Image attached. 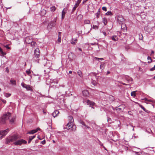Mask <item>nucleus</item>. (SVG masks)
I'll return each instance as SVG.
<instances>
[{
  "mask_svg": "<svg viewBox=\"0 0 155 155\" xmlns=\"http://www.w3.org/2000/svg\"><path fill=\"white\" fill-rule=\"evenodd\" d=\"M11 114L10 113H5L1 117L0 119V123L1 124H4L8 120H9L10 123H14L15 118L13 117H12L11 119Z\"/></svg>",
  "mask_w": 155,
  "mask_h": 155,
  "instance_id": "f257e3e1",
  "label": "nucleus"
},
{
  "mask_svg": "<svg viewBox=\"0 0 155 155\" xmlns=\"http://www.w3.org/2000/svg\"><path fill=\"white\" fill-rule=\"evenodd\" d=\"M18 136L16 135L10 136L7 137L6 139V142L7 143H9L10 142H14L16 141L18 139Z\"/></svg>",
  "mask_w": 155,
  "mask_h": 155,
  "instance_id": "f03ea898",
  "label": "nucleus"
},
{
  "mask_svg": "<svg viewBox=\"0 0 155 155\" xmlns=\"http://www.w3.org/2000/svg\"><path fill=\"white\" fill-rule=\"evenodd\" d=\"M73 122H68V123L66 125V128L68 129L72 128V130L73 131H75L76 130V127L74 125Z\"/></svg>",
  "mask_w": 155,
  "mask_h": 155,
  "instance_id": "7ed1b4c3",
  "label": "nucleus"
},
{
  "mask_svg": "<svg viewBox=\"0 0 155 155\" xmlns=\"http://www.w3.org/2000/svg\"><path fill=\"white\" fill-rule=\"evenodd\" d=\"M56 18H55L54 20L51 21L49 24L48 26V29H51L52 27H54L56 25Z\"/></svg>",
  "mask_w": 155,
  "mask_h": 155,
  "instance_id": "20e7f679",
  "label": "nucleus"
},
{
  "mask_svg": "<svg viewBox=\"0 0 155 155\" xmlns=\"http://www.w3.org/2000/svg\"><path fill=\"white\" fill-rule=\"evenodd\" d=\"M27 142L23 139H20L15 141L13 143L15 145H21L22 144H26Z\"/></svg>",
  "mask_w": 155,
  "mask_h": 155,
  "instance_id": "39448f33",
  "label": "nucleus"
},
{
  "mask_svg": "<svg viewBox=\"0 0 155 155\" xmlns=\"http://www.w3.org/2000/svg\"><path fill=\"white\" fill-rule=\"evenodd\" d=\"M117 20L119 23L122 24L123 23L124 19L122 16L119 15L117 16Z\"/></svg>",
  "mask_w": 155,
  "mask_h": 155,
  "instance_id": "423d86ee",
  "label": "nucleus"
},
{
  "mask_svg": "<svg viewBox=\"0 0 155 155\" xmlns=\"http://www.w3.org/2000/svg\"><path fill=\"white\" fill-rule=\"evenodd\" d=\"M21 85L23 87L26 88L27 90L31 91L32 90V88L29 85H27L24 83H22Z\"/></svg>",
  "mask_w": 155,
  "mask_h": 155,
  "instance_id": "0eeeda50",
  "label": "nucleus"
},
{
  "mask_svg": "<svg viewBox=\"0 0 155 155\" xmlns=\"http://www.w3.org/2000/svg\"><path fill=\"white\" fill-rule=\"evenodd\" d=\"M39 51L38 48H37L35 50V57L36 58H38L40 57Z\"/></svg>",
  "mask_w": 155,
  "mask_h": 155,
  "instance_id": "6e6552de",
  "label": "nucleus"
},
{
  "mask_svg": "<svg viewBox=\"0 0 155 155\" xmlns=\"http://www.w3.org/2000/svg\"><path fill=\"white\" fill-rule=\"evenodd\" d=\"M86 102L87 104L89 105L90 107L93 106L95 104V103L94 102L89 100H87Z\"/></svg>",
  "mask_w": 155,
  "mask_h": 155,
  "instance_id": "1a4fd4ad",
  "label": "nucleus"
},
{
  "mask_svg": "<svg viewBox=\"0 0 155 155\" xmlns=\"http://www.w3.org/2000/svg\"><path fill=\"white\" fill-rule=\"evenodd\" d=\"M126 80L127 81L128 83L131 84L132 83V82L133 81V79L130 77L128 76L126 77L125 78Z\"/></svg>",
  "mask_w": 155,
  "mask_h": 155,
  "instance_id": "9d476101",
  "label": "nucleus"
},
{
  "mask_svg": "<svg viewBox=\"0 0 155 155\" xmlns=\"http://www.w3.org/2000/svg\"><path fill=\"white\" fill-rule=\"evenodd\" d=\"M40 129L38 127L35 130H33L31 131L28 132L27 134H33L37 132L38 130H40Z\"/></svg>",
  "mask_w": 155,
  "mask_h": 155,
  "instance_id": "9b49d317",
  "label": "nucleus"
},
{
  "mask_svg": "<svg viewBox=\"0 0 155 155\" xmlns=\"http://www.w3.org/2000/svg\"><path fill=\"white\" fill-rule=\"evenodd\" d=\"M25 41L27 44H30L32 40L29 37H26L25 38Z\"/></svg>",
  "mask_w": 155,
  "mask_h": 155,
  "instance_id": "f8f14e48",
  "label": "nucleus"
},
{
  "mask_svg": "<svg viewBox=\"0 0 155 155\" xmlns=\"http://www.w3.org/2000/svg\"><path fill=\"white\" fill-rule=\"evenodd\" d=\"M9 131L8 129H7L5 130L0 131L2 133V134L3 135V136L4 137L8 133Z\"/></svg>",
  "mask_w": 155,
  "mask_h": 155,
  "instance_id": "ddd939ff",
  "label": "nucleus"
},
{
  "mask_svg": "<svg viewBox=\"0 0 155 155\" xmlns=\"http://www.w3.org/2000/svg\"><path fill=\"white\" fill-rule=\"evenodd\" d=\"M84 96L87 97L89 95L88 91L87 90H84L82 92Z\"/></svg>",
  "mask_w": 155,
  "mask_h": 155,
  "instance_id": "4468645a",
  "label": "nucleus"
},
{
  "mask_svg": "<svg viewBox=\"0 0 155 155\" xmlns=\"http://www.w3.org/2000/svg\"><path fill=\"white\" fill-rule=\"evenodd\" d=\"M59 113V112L58 110H55L52 113V115L54 117H55Z\"/></svg>",
  "mask_w": 155,
  "mask_h": 155,
  "instance_id": "2eb2a0df",
  "label": "nucleus"
},
{
  "mask_svg": "<svg viewBox=\"0 0 155 155\" xmlns=\"http://www.w3.org/2000/svg\"><path fill=\"white\" fill-rule=\"evenodd\" d=\"M77 39L76 38H72L71 40V42L72 44L75 45L77 42Z\"/></svg>",
  "mask_w": 155,
  "mask_h": 155,
  "instance_id": "dca6fc26",
  "label": "nucleus"
},
{
  "mask_svg": "<svg viewBox=\"0 0 155 155\" xmlns=\"http://www.w3.org/2000/svg\"><path fill=\"white\" fill-rule=\"evenodd\" d=\"M6 54V53L3 52L2 49L0 47V56H3Z\"/></svg>",
  "mask_w": 155,
  "mask_h": 155,
  "instance_id": "f3484780",
  "label": "nucleus"
},
{
  "mask_svg": "<svg viewBox=\"0 0 155 155\" xmlns=\"http://www.w3.org/2000/svg\"><path fill=\"white\" fill-rule=\"evenodd\" d=\"M100 11L101 10L100 8H99L97 12L95 14V15H96V17L97 18H99V16L100 14Z\"/></svg>",
  "mask_w": 155,
  "mask_h": 155,
  "instance_id": "a211bd4d",
  "label": "nucleus"
},
{
  "mask_svg": "<svg viewBox=\"0 0 155 155\" xmlns=\"http://www.w3.org/2000/svg\"><path fill=\"white\" fill-rule=\"evenodd\" d=\"M80 123L82 125L84 126H85V127H87V128H88V129H90V127H89L88 126H87V125H86L85 123L84 122V121H83L82 120H81L80 121Z\"/></svg>",
  "mask_w": 155,
  "mask_h": 155,
  "instance_id": "6ab92c4d",
  "label": "nucleus"
},
{
  "mask_svg": "<svg viewBox=\"0 0 155 155\" xmlns=\"http://www.w3.org/2000/svg\"><path fill=\"white\" fill-rule=\"evenodd\" d=\"M68 119L69 122H74L73 118L72 116H69L68 117Z\"/></svg>",
  "mask_w": 155,
  "mask_h": 155,
  "instance_id": "aec40b11",
  "label": "nucleus"
},
{
  "mask_svg": "<svg viewBox=\"0 0 155 155\" xmlns=\"http://www.w3.org/2000/svg\"><path fill=\"white\" fill-rule=\"evenodd\" d=\"M112 39L114 41H117L118 39V37L116 35L113 36L111 37Z\"/></svg>",
  "mask_w": 155,
  "mask_h": 155,
  "instance_id": "412c9836",
  "label": "nucleus"
},
{
  "mask_svg": "<svg viewBox=\"0 0 155 155\" xmlns=\"http://www.w3.org/2000/svg\"><path fill=\"white\" fill-rule=\"evenodd\" d=\"M35 135H34V136H30L29 137V140H28V143H29L31 141V140L33 139L34 138H35Z\"/></svg>",
  "mask_w": 155,
  "mask_h": 155,
  "instance_id": "4be33fe9",
  "label": "nucleus"
},
{
  "mask_svg": "<svg viewBox=\"0 0 155 155\" xmlns=\"http://www.w3.org/2000/svg\"><path fill=\"white\" fill-rule=\"evenodd\" d=\"M10 83L13 85H16V82L15 80L11 79L10 81Z\"/></svg>",
  "mask_w": 155,
  "mask_h": 155,
  "instance_id": "5701e85b",
  "label": "nucleus"
},
{
  "mask_svg": "<svg viewBox=\"0 0 155 155\" xmlns=\"http://www.w3.org/2000/svg\"><path fill=\"white\" fill-rule=\"evenodd\" d=\"M66 13V12L64 11V9L63 10L62 12L61 18L63 19L65 17V15Z\"/></svg>",
  "mask_w": 155,
  "mask_h": 155,
  "instance_id": "b1692460",
  "label": "nucleus"
},
{
  "mask_svg": "<svg viewBox=\"0 0 155 155\" xmlns=\"http://www.w3.org/2000/svg\"><path fill=\"white\" fill-rule=\"evenodd\" d=\"M79 5L76 4L75 3V5H74V7H73L72 10V12H74L76 9V8Z\"/></svg>",
  "mask_w": 155,
  "mask_h": 155,
  "instance_id": "393cba45",
  "label": "nucleus"
},
{
  "mask_svg": "<svg viewBox=\"0 0 155 155\" xmlns=\"http://www.w3.org/2000/svg\"><path fill=\"white\" fill-rule=\"evenodd\" d=\"M84 23L85 24H89L90 23V21L87 19L85 20H84Z\"/></svg>",
  "mask_w": 155,
  "mask_h": 155,
  "instance_id": "a878e982",
  "label": "nucleus"
},
{
  "mask_svg": "<svg viewBox=\"0 0 155 155\" xmlns=\"http://www.w3.org/2000/svg\"><path fill=\"white\" fill-rule=\"evenodd\" d=\"M4 96L6 97H8L11 96V94L5 93H4Z\"/></svg>",
  "mask_w": 155,
  "mask_h": 155,
  "instance_id": "bb28decb",
  "label": "nucleus"
},
{
  "mask_svg": "<svg viewBox=\"0 0 155 155\" xmlns=\"http://www.w3.org/2000/svg\"><path fill=\"white\" fill-rule=\"evenodd\" d=\"M77 73L78 75L80 76L81 77H82V73L80 70H78L77 72Z\"/></svg>",
  "mask_w": 155,
  "mask_h": 155,
  "instance_id": "cd10ccee",
  "label": "nucleus"
},
{
  "mask_svg": "<svg viewBox=\"0 0 155 155\" xmlns=\"http://www.w3.org/2000/svg\"><path fill=\"white\" fill-rule=\"evenodd\" d=\"M137 91H135L132 92L131 93V96H134V97H135L136 95V92Z\"/></svg>",
  "mask_w": 155,
  "mask_h": 155,
  "instance_id": "c85d7f7f",
  "label": "nucleus"
},
{
  "mask_svg": "<svg viewBox=\"0 0 155 155\" xmlns=\"http://www.w3.org/2000/svg\"><path fill=\"white\" fill-rule=\"evenodd\" d=\"M102 21L104 25H106L107 23V19L105 18H103Z\"/></svg>",
  "mask_w": 155,
  "mask_h": 155,
  "instance_id": "c756f323",
  "label": "nucleus"
},
{
  "mask_svg": "<svg viewBox=\"0 0 155 155\" xmlns=\"http://www.w3.org/2000/svg\"><path fill=\"white\" fill-rule=\"evenodd\" d=\"M50 9L51 12H54L55 10V8L54 6H52L51 7Z\"/></svg>",
  "mask_w": 155,
  "mask_h": 155,
  "instance_id": "7c9ffc66",
  "label": "nucleus"
},
{
  "mask_svg": "<svg viewBox=\"0 0 155 155\" xmlns=\"http://www.w3.org/2000/svg\"><path fill=\"white\" fill-rule=\"evenodd\" d=\"M140 107H141L142 109L143 110H144L145 111L147 112H148V110H146V109L142 105H140Z\"/></svg>",
  "mask_w": 155,
  "mask_h": 155,
  "instance_id": "2f4dec72",
  "label": "nucleus"
},
{
  "mask_svg": "<svg viewBox=\"0 0 155 155\" xmlns=\"http://www.w3.org/2000/svg\"><path fill=\"white\" fill-rule=\"evenodd\" d=\"M61 36H59V35H58V38L57 40L58 42V43H60L61 42Z\"/></svg>",
  "mask_w": 155,
  "mask_h": 155,
  "instance_id": "473e14b6",
  "label": "nucleus"
},
{
  "mask_svg": "<svg viewBox=\"0 0 155 155\" xmlns=\"http://www.w3.org/2000/svg\"><path fill=\"white\" fill-rule=\"evenodd\" d=\"M104 68V64H101L100 65V68L102 70H103Z\"/></svg>",
  "mask_w": 155,
  "mask_h": 155,
  "instance_id": "72a5a7b5",
  "label": "nucleus"
},
{
  "mask_svg": "<svg viewBox=\"0 0 155 155\" xmlns=\"http://www.w3.org/2000/svg\"><path fill=\"white\" fill-rule=\"evenodd\" d=\"M139 39L142 40L143 39V37L142 34H140L139 35Z\"/></svg>",
  "mask_w": 155,
  "mask_h": 155,
  "instance_id": "f704fd0d",
  "label": "nucleus"
},
{
  "mask_svg": "<svg viewBox=\"0 0 155 155\" xmlns=\"http://www.w3.org/2000/svg\"><path fill=\"white\" fill-rule=\"evenodd\" d=\"M112 14V12L111 11H108L106 13V15H110Z\"/></svg>",
  "mask_w": 155,
  "mask_h": 155,
  "instance_id": "c9c22d12",
  "label": "nucleus"
},
{
  "mask_svg": "<svg viewBox=\"0 0 155 155\" xmlns=\"http://www.w3.org/2000/svg\"><path fill=\"white\" fill-rule=\"evenodd\" d=\"M147 59L149 60H150V61H149L148 63H150L152 61V59H151V58L149 56H148L147 57Z\"/></svg>",
  "mask_w": 155,
  "mask_h": 155,
  "instance_id": "e433bc0d",
  "label": "nucleus"
},
{
  "mask_svg": "<svg viewBox=\"0 0 155 155\" xmlns=\"http://www.w3.org/2000/svg\"><path fill=\"white\" fill-rule=\"evenodd\" d=\"M92 84L94 86L96 85L97 83L95 81H93L92 82Z\"/></svg>",
  "mask_w": 155,
  "mask_h": 155,
  "instance_id": "4c0bfd02",
  "label": "nucleus"
},
{
  "mask_svg": "<svg viewBox=\"0 0 155 155\" xmlns=\"http://www.w3.org/2000/svg\"><path fill=\"white\" fill-rule=\"evenodd\" d=\"M155 70V65L152 68L150 69V70L151 71H153Z\"/></svg>",
  "mask_w": 155,
  "mask_h": 155,
  "instance_id": "58836bf2",
  "label": "nucleus"
},
{
  "mask_svg": "<svg viewBox=\"0 0 155 155\" xmlns=\"http://www.w3.org/2000/svg\"><path fill=\"white\" fill-rule=\"evenodd\" d=\"M98 28V27L97 25H93V28L95 29H97Z\"/></svg>",
  "mask_w": 155,
  "mask_h": 155,
  "instance_id": "ea45409f",
  "label": "nucleus"
},
{
  "mask_svg": "<svg viewBox=\"0 0 155 155\" xmlns=\"http://www.w3.org/2000/svg\"><path fill=\"white\" fill-rule=\"evenodd\" d=\"M4 137L2 134V133L0 132V140L2 139Z\"/></svg>",
  "mask_w": 155,
  "mask_h": 155,
  "instance_id": "a19ab883",
  "label": "nucleus"
},
{
  "mask_svg": "<svg viewBox=\"0 0 155 155\" xmlns=\"http://www.w3.org/2000/svg\"><path fill=\"white\" fill-rule=\"evenodd\" d=\"M95 58L97 59V60H100L101 61H103L104 60V59L103 58H97V57H95Z\"/></svg>",
  "mask_w": 155,
  "mask_h": 155,
  "instance_id": "79ce46f5",
  "label": "nucleus"
},
{
  "mask_svg": "<svg viewBox=\"0 0 155 155\" xmlns=\"http://www.w3.org/2000/svg\"><path fill=\"white\" fill-rule=\"evenodd\" d=\"M31 45L32 46H35V43L34 42L32 41L31 42Z\"/></svg>",
  "mask_w": 155,
  "mask_h": 155,
  "instance_id": "37998d69",
  "label": "nucleus"
},
{
  "mask_svg": "<svg viewBox=\"0 0 155 155\" xmlns=\"http://www.w3.org/2000/svg\"><path fill=\"white\" fill-rule=\"evenodd\" d=\"M81 0H78L77 1L76 3L79 5V4L80 3Z\"/></svg>",
  "mask_w": 155,
  "mask_h": 155,
  "instance_id": "c03bdc74",
  "label": "nucleus"
},
{
  "mask_svg": "<svg viewBox=\"0 0 155 155\" xmlns=\"http://www.w3.org/2000/svg\"><path fill=\"white\" fill-rule=\"evenodd\" d=\"M102 10L105 11H107V8L105 7H103L102 8Z\"/></svg>",
  "mask_w": 155,
  "mask_h": 155,
  "instance_id": "a18cd8bd",
  "label": "nucleus"
},
{
  "mask_svg": "<svg viewBox=\"0 0 155 155\" xmlns=\"http://www.w3.org/2000/svg\"><path fill=\"white\" fill-rule=\"evenodd\" d=\"M99 144H100V145L101 146H103L104 148H105V147L104 146H103V144L100 141H99Z\"/></svg>",
  "mask_w": 155,
  "mask_h": 155,
  "instance_id": "49530a36",
  "label": "nucleus"
},
{
  "mask_svg": "<svg viewBox=\"0 0 155 155\" xmlns=\"http://www.w3.org/2000/svg\"><path fill=\"white\" fill-rule=\"evenodd\" d=\"M45 140L41 142V143L43 144H45Z\"/></svg>",
  "mask_w": 155,
  "mask_h": 155,
  "instance_id": "de8ad7c7",
  "label": "nucleus"
},
{
  "mask_svg": "<svg viewBox=\"0 0 155 155\" xmlns=\"http://www.w3.org/2000/svg\"><path fill=\"white\" fill-rule=\"evenodd\" d=\"M26 72L28 74H29L31 73V72L30 70L26 71Z\"/></svg>",
  "mask_w": 155,
  "mask_h": 155,
  "instance_id": "09e8293b",
  "label": "nucleus"
},
{
  "mask_svg": "<svg viewBox=\"0 0 155 155\" xmlns=\"http://www.w3.org/2000/svg\"><path fill=\"white\" fill-rule=\"evenodd\" d=\"M90 44H91V45H96L97 44H96L95 43H91Z\"/></svg>",
  "mask_w": 155,
  "mask_h": 155,
  "instance_id": "8fccbe9b",
  "label": "nucleus"
},
{
  "mask_svg": "<svg viewBox=\"0 0 155 155\" xmlns=\"http://www.w3.org/2000/svg\"><path fill=\"white\" fill-rule=\"evenodd\" d=\"M109 97L110 98H111L112 99H113V100L114 99V97L113 96H109Z\"/></svg>",
  "mask_w": 155,
  "mask_h": 155,
  "instance_id": "3c124183",
  "label": "nucleus"
},
{
  "mask_svg": "<svg viewBox=\"0 0 155 155\" xmlns=\"http://www.w3.org/2000/svg\"><path fill=\"white\" fill-rule=\"evenodd\" d=\"M102 32H103V34H104V35L105 36H106V33L105 31H103Z\"/></svg>",
  "mask_w": 155,
  "mask_h": 155,
  "instance_id": "603ef678",
  "label": "nucleus"
},
{
  "mask_svg": "<svg viewBox=\"0 0 155 155\" xmlns=\"http://www.w3.org/2000/svg\"><path fill=\"white\" fill-rule=\"evenodd\" d=\"M88 0H83V4L85 3Z\"/></svg>",
  "mask_w": 155,
  "mask_h": 155,
  "instance_id": "864d4df0",
  "label": "nucleus"
},
{
  "mask_svg": "<svg viewBox=\"0 0 155 155\" xmlns=\"http://www.w3.org/2000/svg\"><path fill=\"white\" fill-rule=\"evenodd\" d=\"M2 101L4 103H6V101H5V100H2Z\"/></svg>",
  "mask_w": 155,
  "mask_h": 155,
  "instance_id": "5fc2aeb1",
  "label": "nucleus"
},
{
  "mask_svg": "<svg viewBox=\"0 0 155 155\" xmlns=\"http://www.w3.org/2000/svg\"><path fill=\"white\" fill-rule=\"evenodd\" d=\"M121 84H123L124 85H127V84H126L125 83H123V82L121 83Z\"/></svg>",
  "mask_w": 155,
  "mask_h": 155,
  "instance_id": "6e6d98bb",
  "label": "nucleus"
},
{
  "mask_svg": "<svg viewBox=\"0 0 155 155\" xmlns=\"http://www.w3.org/2000/svg\"><path fill=\"white\" fill-rule=\"evenodd\" d=\"M5 47L7 49H9L10 48V47L7 45Z\"/></svg>",
  "mask_w": 155,
  "mask_h": 155,
  "instance_id": "4d7b16f0",
  "label": "nucleus"
},
{
  "mask_svg": "<svg viewBox=\"0 0 155 155\" xmlns=\"http://www.w3.org/2000/svg\"><path fill=\"white\" fill-rule=\"evenodd\" d=\"M143 100H145V101H148V100L147 98H144L143 99Z\"/></svg>",
  "mask_w": 155,
  "mask_h": 155,
  "instance_id": "13d9d810",
  "label": "nucleus"
},
{
  "mask_svg": "<svg viewBox=\"0 0 155 155\" xmlns=\"http://www.w3.org/2000/svg\"><path fill=\"white\" fill-rule=\"evenodd\" d=\"M78 50L79 51H82V49L81 48H78Z\"/></svg>",
  "mask_w": 155,
  "mask_h": 155,
  "instance_id": "bf43d9fd",
  "label": "nucleus"
},
{
  "mask_svg": "<svg viewBox=\"0 0 155 155\" xmlns=\"http://www.w3.org/2000/svg\"><path fill=\"white\" fill-rule=\"evenodd\" d=\"M148 101L151 102H153V101L151 100H148Z\"/></svg>",
  "mask_w": 155,
  "mask_h": 155,
  "instance_id": "052dcab7",
  "label": "nucleus"
},
{
  "mask_svg": "<svg viewBox=\"0 0 155 155\" xmlns=\"http://www.w3.org/2000/svg\"><path fill=\"white\" fill-rule=\"evenodd\" d=\"M6 71L8 72V71H9V70L8 69V68H6Z\"/></svg>",
  "mask_w": 155,
  "mask_h": 155,
  "instance_id": "680f3d73",
  "label": "nucleus"
},
{
  "mask_svg": "<svg viewBox=\"0 0 155 155\" xmlns=\"http://www.w3.org/2000/svg\"><path fill=\"white\" fill-rule=\"evenodd\" d=\"M72 73V71H69V74H71V73Z\"/></svg>",
  "mask_w": 155,
  "mask_h": 155,
  "instance_id": "e2e57ef3",
  "label": "nucleus"
},
{
  "mask_svg": "<svg viewBox=\"0 0 155 155\" xmlns=\"http://www.w3.org/2000/svg\"><path fill=\"white\" fill-rule=\"evenodd\" d=\"M135 153L136 154H138V152H136L135 151Z\"/></svg>",
  "mask_w": 155,
  "mask_h": 155,
  "instance_id": "0e129e2a",
  "label": "nucleus"
},
{
  "mask_svg": "<svg viewBox=\"0 0 155 155\" xmlns=\"http://www.w3.org/2000/svg\"><path fill=\"white\" fill-rule=\"evenodd\" d=\"M154 53V51H151V54H153Z\"/></svg>",
  "mask_w": 155,
  "mask_h": 155,
  "instance_id": "69168bd1",
  "label": "nucleus"
},
{
  "mask_svg": "<svg viewBox=\"0 0 155 155\" xmlns=\"http://www.w3.org/2000/svg\"><path fill=\"white\" fill-rule=\"evenodd\" d=\"M110 73V72H109V71H107V74H109V73Z\"/></svg>",
  "mask_w": 155,
  "mask_h": 155,
  "instance_id": "338daca9",
  "label": "nucleus"
},
{
  "mask_svg": "<svg viewBox=\"0 0 155 155\" xmlns=\"http://www.w3.org/2000/svg\"><path fill=\"white\" fill-rule=\"evenodd\" d=\"M61 86L63 87H64L65 86L64 85H63Z\"/></svg>",
  "mask_w": 155,
  "mask_h": 155,
  "instance_id": "774afa93",
  "label": "nucleus"
}]
</instances>
